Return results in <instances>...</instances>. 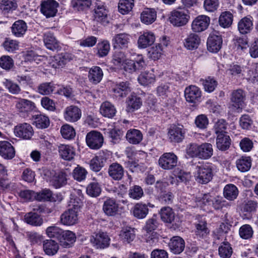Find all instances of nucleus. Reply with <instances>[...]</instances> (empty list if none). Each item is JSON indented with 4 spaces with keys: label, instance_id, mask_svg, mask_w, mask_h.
<instances>
[{
    "label": "nucleus",
    "instance_id": "obj_1",
    "mask_svg": "<svg viewBox=\"0 0 258 258\" xmlns=\"http://www.w3.org/2000/svg\"><path fill=\"white\" fill-rule=\"evenodd\" d=\"M186 153L190 157L207 160L213 154V146L208 143H204L200 145L190 143L186 147Z\"/></svg>",
    "mask_w": 258,
    "mask_h": 258
},
{
    "label": "nucleus",
    "instance_id": "obj_2",
    "mask_svg": "<svg viewBox=\"0 0 258 258\" xmlns=\"http://www.w3.org/2000/svg\"><path fill=\"white\" fill-rule=\"evenodd\" d=\"M71 203L73 204V207L66 210L60 217V223L67 226L76 224L78 221V213L82 204L79 198L71 199Z\"/></svg>",
    "mask_w": 258,
    "mask_h": 258
},
{
    "label": "nucleus",
    "instance_id": "obj_3",
    "mask_svg": "<svg viewBox=\"0 0 258 258\" xmlns=\"http://www.w3.org/2000/svg\"><path fill=\"white\" fill-rule=\"evenodd\" d=\"M214 165L206 163L196 166L195 177L196 181L201 184H207L213 178Z\"/></svg>",
    "mask_w": 258,
    "mask_h": 258
},
{
    "label": "nucleus",
    "instance_id": "obj_4",
    "mask_svg": "<svg viewBox=\"0 0 258 258\" xmlns=\"http://www.w3.org/2000/svg\"><path fill=\"white\" fill-rule=\"evenodd\" d=\"M188 13V11L184 8L179 7L170 13L169 21L175 26H184L186 24L190 18Z\"/></svg>",
    "mask_w": 258,
    "mask_h": 258
},
{
    "label": "nucleus",
    "instance_id": "obj_5",
    "mask_svg": "<svg viewBox=\"0 0 258 258\" xmlns=\"http://www.w3.org/2000/svg\"><path fill=\"white\" fill-rule=\"evenodd\" d=\"M178 158L172 152H167L162 154L158 160L159 166L164 170H171L177 164Z\"/></svg>",
    "mask_w": 258,
    "mask_h": 258
},
{
    "label": "nucleus",
    "instance_id": "obj_6",
    "mask_svg": "<svg viewBox=\"0 0 258 258\" xmlns=\"http://www.w3.org/2000/svg\"><path fill=\"white\" fill-rule=\"evenodd\" d=\"M87 146L91 149H99L103 145L104 138L102 134L96 131H92L87 133L86 137Z\"/></svg>",
    "mask_w": 258,
    "mask_h": 258
},
{
    "label": "nucleus",
    "instance_id": "obj_7",
    "mask_svg": "<svg viewBox=\"0 0 258 258\" xmlns=\"http://www.w3.org/2000/svg\"><path fill=\"white\" fill-rule=\"evenodd\" d=\"M110 239L107 233L99 231L90 237V242L96 248L104 249L109 245Z\"/></svg>",
    "mask_w": 258,
    "mask_h": 258
},
{
    "label": "nucleus",
    "instance_id": "obj_8",
    "mask_svg": "<svg viewBox=\"0 0 258 258\" xmlns=\"http://www.w3.org/2000/svg\"><path fill=\"white\" fill-rule=\"evenodd\" d=\"M245 97V93L242 89H237L232 92L230 98L232 106L237 112L241 111Z\"/></svg>",
    "mask_w": 258,
    "mask_h": 258
},
{
    "label": "nucleus",
    "instance_id": "obj_9",
    "mask_svg": "<svg viewBox=\"0 0 258 258\" xmlns=\"http://www.w3.org/2000/svg\"><path fill=\"white\" fill-rule=\"evenodd\" d=\"M15 135L24 140H29L34 134L32 126L28 123H19L14 128Z\"/></svg>",
    "mask_w": 258,
    "mask_h": 258
},
{
    "label": "nucleus",
    "instance_id": "obj_10",
    "mask_svg": "<svg viewBox=\"0 0 258 258\" xmlns=\"http://www.w3.org/2000/svg\"><path fill=\"white\" fill-rule=\"evenodd\" d=\"M58 3L54 0H46L42 1L41 4V12L46 18L53 17L57 12Z\"/></svg>",
    "mask_w": 258,
    "mask_h": 258
},
{
    "label": "nucleus",
    "instance_id": "obj_11",
    "mask_svg": "<svg viewBox=\"0 0 258 258\" xmlns=\"http://www.w3.org/2000/svg\"><path fill=\"white\" fill-rule=\"evenodd\" d=\"M48 172L50 174V184L55 188H60L67 184V174L64 171H60L56 172L52 170Z\"/></svg>",
    "mask_w": 258,
    "mask_h": 258
},
{
    "label": "nucleus",
    "instance_id": "obj_12",
    "mask_svg": "<svg viewBox=\"0 0 258 258\" xmlns=\"http://www.w3.org/2000/svg\"><path fill=\"white\" fill-rule=\"evenodd\" d=\"M185 130L183 126L172 125L168 129V136L171 142L180 143L184 139Z\"/></svg>",
    "mask_w": 258,
    "mask_h": 258
},
{
    "label": "nucleus",
    "instance_id": "obj_13",
    "mask_svg": "<svg viewBox=\"0 0 258 258\" xmlns=\"http://www.w3.org/2000/svg\"><path fill=\"white\" fill-rule=\"evenodd\" d=\"M94 20L105 25L108 23V11L102 3L96 4L94 9Z\"/></svg>",
    "mask_w": 258,
    "mask_h": 258
},
{
    "label": "nucleus",
    "instance_id": "obj_14",
    "mask_svg": "<svg viewBox=\"0 0 258 258\" xmlns=\"http://www.w3.org/2000/svg\"><path fill=\"white\" fill-rule=\"evenodd\" d=\"M81 110L77 106L71 105L66 107L63 112V117L66 121L75 122L81 117Z\"/></svg>",
    "mask_w": 258,
    "mask_h": 258
},
{
    "label": "nucleus",
    "instance_id": "obj_15",
    "mask_svg": "<svg viewBox=\"0 0 258 258\" xmlns=\"http://www.w3.org/2000/svg\"><path fill=\"white\" fill-rule=\"evenodd\" d=\"M210 22L209 17L200 15L197 17L191 24V29L194 32H201L205 31L208 27Z\"/></svg>",
    "mask_w": 258,
    "mask_h": 258
},
{
    "label": "nucleus",
    "instance_id": "obj_16",
    "mask_svg": "<svg viewBox=\"0 0 258 258\" xmlns=\"http://www.w3.org/2000/svg\"><path fill=\"white\" fill-rule=\"evenodd\" d=\"M112 91L116 97H125L131 91L130 84L127 81L116 83L112 86Z\"/></svg>",
    "mask_w": 258,
    "mask_h": 258
},
{
    "label": "nucleus",
    "instance_id": "obj_17",
    "mask_svg": "<svg viewBox=\"0 0 258 258\" xmlns=\"http://www.w3.org/2000/svg\"><path fill=\"white\" fill-rule=\"evenodd\" d=\"M222 43L223 40L221 35L212 33L208 38V49L212 52H217L221 48Z\"/></svg>",
    "mask_w": 258,
    "mask_h": 258
},
{
    "label": "nucleus",
    "instance_id": "obj_18",
    "mask_svg": "<svg viewBox=\"0 0 258 258\" xmlns=\"http://www.w3.org/2000/svg\"><path fill=\"white\" fill-rule=\"evenodd\" d=\"M168 247L171 252L175 254L181 253L185 248V241L180 236L172 237L168 243Z\"/></svg>",
    "mask_w": 258,
    "mask_h": 258
},
{
    "label": "nucleus",
    "instance_id": "obj_19",
    "mask_svg": "<svg viewBox=\"0 0 258 258\" xmlns=\"http://www.w3.org/2000/svg\"><path fill=\"white\" fill-rule=\"evenodd\" d=\"M73 59L71 53L64 52L54 56L50 62V65L54 68L63 67L67 62Z\"/></svg>",
    "mask_w": 258,
    "mask_h": 258
},
{
    "label": "nucleus",
    "instance_id": "obj_20",
    "mask_svg": "<svg viewBox=\"0 0 258 258\" xmlns=\"http://www.w3.org/2000/svg\"><path fill=\"white\" fill-rule=\"evenodd\" d=\"M184 96L187 102L195 103L200 99L201 91L198 87L190 85L185 89Z\"/></svg>",
    "mask_w": 258,
    "mask_h": 258
},
{
    "label": "nucleus",
    "instance_id": "obj_21",
    "mask_svg": "<svg viewBox=\"0 0 258 258\" xmlns=\"http://www.w3.org/2000/svg\"><path fill=\"white\" fill-rule=\"evenodd\" d=\"M108 173L111 179L119 181L123 178L124 170L121 165L117 162H114L109 166Z\"/></svg>",
    "mask_w": 258,
    "mask_h": 258
},
{
    "label": "nucleus",
    "instance_id": "obj_22",
    "mask_svg": "<svg viewBox=\"0 0 258 258\" xmlns=\"http://www.w3.org/2000/svg\"><path fill=\"white\" fill-rule=\"evenodd\" d=\"M118 204L112 198H108L104 202L103 211L108 216H115L118 213Z\"/></svg>",
    "mask_w": 258,
    "mask_h": 258
},
{
    "label": "nucleus",
    "instance_id": "obj_23",
    "mask_svg": "<svg viewBox=\"0 0 258 258\" xmlns=\"http://www.w3.org/2000/svg\"><path fill=\"white\" fill-rule=\"evenodd\" d=\"M201 43L200 36L194 32L187 34L184 41V47L188 50H194L198 48Z\"/></svg>",
    "mask_w": 258,
    "mask_h": 258
},
{
    "label": "nucleus",
    "instance_id": "obj_24",
    "mask_svg": "<svg viewBox=\"0 0 258 258\" xmlns=\"http://www.w3.org/2000/svg\"><path fill=\"white\" fill-rule=\"evenodd\" d=\"M43 41L46 48L50 50H58L61 48L59 42L56 39L52 33L48 32L44 33Z\"/></svg>",
    "mask_w": 258,
    "mask_h": 258
},
{
    "label": "nucleus",
    "instance_id": "obj_25",
    "mask_svg": "<svg viewBox=\"0 0 258 258\" xmlns=\"http://www.w3.org/2000/svg\"><path fill=\"white\" fill-rule=\"evenodd\" d=\"M0 155L6 159H12L15 157V150L8 141L0 142Z\"/></svg>",
    "mask_w": 258,
    "mask_h": 258
},
{
    "label": "nucleus",
    "instance_id": "obj_26",
    "mask_svg": "<svg viewBox=\"0 0 258 258\" xmlns=\"http://www.w3.org/2000/svg\"><path fill=\"white\" fill-rule=\"evenodd\" d=\"M27 28L26 23L22 20L15 21L11 27L12 33L16 37H23Z\"/></svg>",
    "mask_w": 258,
    "mask_h": 258
},
{
    "label": "nucleus",
    "instance_id": "obj_27",
    "mask_svg": "<svg viewBox=\"0 0 258 258\" xmlns=\"http://www.w3.org/2000/svg\"><path fill=\"white\" fill-rule=\"evenodd\" d=\"M131 37L126 33L115 35L112 39L114 48H126L130 41Z\"/></svg>",
    "mask_w": 258,
    "mask_h": 258
},
{
    "label": "nucleus",
    "instance_id": "obj_28",
    "mask_svg": "<svg viewBox=\"0 0 258 258\" xmlns=\"http://www.w3.org/2000/svg\"><path fill=\"white\" fill-rule=\"evenodd\" d=\"M155 40V37L153 32L148 31H144L138 40L139 47L146 48L153 44Z\"/></svg>",
    "mask_w": 258,
    "mask_h": 258
},
{
    "label": "nucleus",
    "instance_id": "obj_29",
    "mask_svg": "<svg viewBox=\"0 0 258 258\" xmlns=\"http://www.w3.org/2000/svg\"><path fill=\"white\" fill-rule=\"evenodd\" d=\"M58 151L59 156L64 160L71 161L75 156V149L70 145H60Z\"/></svg>",
    "mask_w": 258,
    "mask_h": 258
},
{
    "label": "nucleus",
    "instance_id": "obj_30",
    "mask_svg": "<svg viewBox=\"0 0 258 258\" xmlns=\"http://www.w3.org/2000/svg\"><path fill=\"white\" fill-rule=\"evenodd\" d=\"M35 108V105L32 101L25 99H21L16 102V108L20 113H28Z\"/></svg>",
    "mask_w": 258,
    "mask_h": 258
},
{
    "label": "nucleus",
    "instance_id": "obj_31",
    "mask_svg": "<svg viewBox=\"0 0 258 258\" xmlns=\"http://www.w3.org/2000/svg\"><path fill=\"white\" fill-rule=\"evenodd\" d=\"M103 73L102 69L98 66H93L90 69L88 73V79L93 84L99 83L102 80Z\"/></svg>",
    "mask_w": 258,
    "mask_h": 258
},
{
    "label": "nucleus",
    "instance_id": "obj_32",
    "mask_svg": "<svg viewBox=\"0 0 258 258\" xmlns=\"http://www.w3.org/2000/svg\"><path fill=\"white\" fill-rule=\"evenodd\" d=\"M132 212L133 215L138 219H143L149 212L148 205L142 203H137L133 208Z\"/></svg>",
    "mask_w": 258,
    "mask_h": 258
},
{
    "label": "nucleus",
    "instance_id": "obj_33",
    "mask_svg": "<svg viewBox=\"0 0 258 258\" xmlns=\"http://www.w3.org/2000/svg\"><path fill=\"white\" fill-rule=\"evenodd\" d=\"M100 112L104 117L112 118L115 116L116 110L114 105L111 102L105 101L100 106Z\"/></svg>",
    "mask_w": 258,
    "mask_h": 258
},
{
    "label": "nucleus",
    "instance_id": "obj_34",
    "mask_svg": "<svg viewBox=\"0 0 258 258\" xmlns=\"http://www.w3.org/2000/svg\"><path fill=\"white\" fill-rule=\"evenodd\" d=\"M231 145V139L228 135L220 134L217 136V148L222 151L228 150Z\"/></svg>",
    "mask_w": 258,
    "mask_h": 258
},
{
    "label": "nucleus",
    "instance_id": "obj_35",
    "mask_svg": "<svg viewBox=\"0 0 258 258\" xmlns=\"http://www.w3.org/2000/svg\"><path fill=\"white\" fill-rule=\"evenodd\" d=\"M126 111L132 112L140 108L142 104L141 99L136 95H131L126 101Z\"/></svg>",
    "mask_w": 258,
    "mask_h": 258
},
{
    "label": "nucleus",
    "instance_id": "obj_36",
    "mask_svg": "<svg viewBox=\"0 0 258 258\" xmlns=\"http://www.w3.org/2000/svg\"><path fill=\"white\" fill-rule=\"evenodd\" d=\"M25 221L32 226H39L43 223V219L41 216L35 212H29L24 216Z\"/></svg>",
    "mask_w": 258,
    "mask_h": 258
},
{
    "label": "nucleus",
    "instance_id": "obj_37",
    "mask_svg": "<svg viewBox=\"0 0 258 258\" xmlns=\"http://www.w3.org/2000/svg\"><path fill=\"white\" fill-rule=\"evenodd\" d=\"M43 248L46 254L53 255L57 253L59 249V245L54 240L49 239L43 241Z\"/></svg>",
    "mask_w": 258,
    "mask_h": 258
},
{
    "label": "nucleus",
    "instance_id": "obj_38",
    "mask_svg": "<svg viewBox=\"0 0 258 258\" xmlns=\"http://www.w3.org/2000/svg\"><path fill=\"white\" fill-rule=\"evenodd\" d=\"M156 15V12L154 9L146 8L141 13V20L145 24H152L155 21Z\"/></svg>",
    "mask_w": 258,
    "mask_h": 258
},
{
    "label": "nucleus",
    "instance_id": "obj_39",
    "mask_svg": "<svg viewBox=\"0 0 258 258\" xmlns=\"http://www.w3.org/2000/svg\"><path fill=\"white\" fill-rule=\"evenodd\" d=\"M238 195V190L237 187L233 184H228L225 185L223 190V196L229 201H234Z\"/></svg>",
    "mask_w": 258,
    "mask_h": 258
},
{
    "label": "nucleus",
    "instance_id": "obj_40",
    "mask_svg": "<svg viewBox=\"0 0 258 258\" xmlns=\"http://www.w3.org/2000/svg\"><path fill=\"white\" fill-rule=\"evenodd\" d=\"M126 138L130 143L138 144L142 140L143 135L139 130L136 129L130 130L126 133Z\"/></svg>",
    "mask_w": 258,
    "mask_h": 258
},
{
    "label": "nucleus",
    "instance_id": "obj_41",
    "mask_svg": "<svg viewBox=\"0 0 258 258\" xmlns=\"http://www.w3.org/2000/svg\"><path fill=\"white\" fill-rule=\"evenodd\" d=\"M59 241L63 243V245L64 247H69L76 241V235L72 231L69 230L63 231Z\"/></svg>",
    "mask_w": 258,
    "mask_h": 258
},
{
    "label": "nucleus",
    "instance_id": "obj_42",
    "mask_svg": "<svg viewBox=\"0 0 258 258\" xmlns=\"http://www.w3.org/2000/svg\"><path fill=\"white\" fill-rule=\"evenodd\" d=\"M160 214L162 220L165 223H171L175 218L174 213L169 207H164L161 208Z\"/></svg>",
    "mask_w": 258,
    "mask_h": 258
},
{
    "label": "nucleus",
    "instance_id": "obj_43",
    "mask_svg": "<svg viewBox=\"0 0 258 258\" xmlns=\"http://www.w3.org/2000/svg\"><path fill=\"white\" fill-rule=\"evenodd\" d=\"M252 21L247 17L242 19L238 24V29L241 34H247L251 30L252 28Z\"/></svg>",
    "mask_w": 258,
    "mask_h": 258
},
{
    "label": "nucleus",
    "instance_id": "obj_44",
    "mask_svg": "<svg viewBox=\"0 0 258 258\" xmlns=\"http://www.w3.org/2000/svg\"><path fill=\"white\" fill-rule=\"evenodd\" d=\"M147 157L145 152L143 151H139L135 154V160L133 161H129L128 162V166L130 169L133 170V168H136L141 165L144 163V161Z\"/></svg>",
    "mask_w": 258,
    "mask_h": 258
},
{
    "label": "nucleus",
    "instance_id": "obj_45",
    "mask_svg": "<svg viewBox=\"0 0 258 258\" xmlns=\"http://www.w3.org/2000/svg\"><path fill=\"white\" fill-rule=\"evenodd\" d=\"M33 117L34 119V124L37 128H45L49 125V119L46 115L38 114L34 115Z\"/></svg>",
    "mask_w": 258,
    "mask_h": 258
},
{
    "label": "nucleus",
    "instance_id": "obj_46",
    "mask_svg": "<svg viewBox=\"0 0 258 258\" xmlns=\"http://www.w3.org/2000/svg\"><path fill=\"white\" fill-rule=\"evenodd\" d=\"M251 166V161L249 157H241L236 161L237 169L243 172L249 170Z\"/></svg>",
    "mask_w": 258,
    "mask_h": 258
},
{
    "label": "nucleus",
    "instance_id": "obj_47",
    "mask_svg": "<svg viewBox=\"0 0 258 258\" xmlns=\"http://www.w3.org/2000/svg\"><path fill=\"white\" fill-rule=\"evenodd\" d=\"M134 6V0H119L118 8V11L122 14H128Z\"/></svg>",
    "mask_w": 258,
    "mask_h": 258
},
{
    "label": "nucleus",
    "instance_id": "obj_48",
    "mask_svg": "<svg viewBox=\"0 0 258 258\" xmlns=\"http://www.w3.org/2000/svg\"><path fill=\"white\" fill-rule=\"evenodd\" d=\"M233 15L229 12H224L221 13L219 18V25L223 28H228L232 24Z\"/></svg>",
    "mask_w": 258,
    "mask_h": 258
},
{
    "label": "nucleus",
    "instance_id": "obj_49",
    "mask_svg": "<svg viewBox=\"0 0 258 258\" xmlns=\"http://www.w3.org/2000/svg\"><path fill=\"white\" fill-rule=\"evenodd\" d=\"M219 254L222 258H230L233 253L231 244L228 242L221 243L218 249Z\"/></svg>",
    "mask_w": 258,
    "mask_h": 258
},
{
    "label": "nucleus",
    "instance_id": "obj_50",
    "mask_svg": "<svg viewBox=\"0 0 258 258\" xmlns=\"http://www.w3.org/2000/svg\"><path fill=\"white\" fill-rule=\"evenodd\" d=\"M96 54L99 57L106 56L110 50V44L107 40H103L97 44Z\"/></svg>",
    "mask_w": 258,
    "mask_h": 258
},
{
    "label": "nucleus",
    "instance_id": "obj_51",
    "mask_svg": "<svg viewBox=\"0 0 258 258\" xmlns=\"http://www.w3.org/2000/svg\"><path fill=\"white\" fill-rule=\"evenodd\" d=\"M101 192V188L98 183L92 182L90 183L87 186V194L92 197L99 196Z\"/></svg>",
    "mask_w": 258,
    "mask_h": 258
},
{
    "label": "nucleus",
    "instance_id": "obj_52",
    "mask_svg": "<svg viewBox=\"0 0 258 258\" xmlns=\"http://www.w3.org/2000/svg\"><path fill=\"white\" fill-rule=\"evenodd\" d=\"M62 233L63 230L55 226H49L46 230V233L49 237L56 238L59 241Z\"/></svg>",
    "mask_w": 258,
    "mask_h": 258
},
{
    "label": "nucleus",
    "instance_id": "obj_53",
    "mask_svg": "<svg viewBox=\"0 0 258 258\" xmlns=\"http://www.w3.org/2000/svg\"><path fill=\"white\" fill-rule=\"evenodd\" d=\"M200 82L204 86L205 90L208 92H213L217 86V82L210 77L206 79H201Z\"/></svg>",
    "mask_w": 258,
    "mask_h": 258
},
{
    "label": "nucleus",
    "instance_id": "obj_54",
    "mask_svg": "<svg viewBox=\"0 0 258 258\" xmlns=\"http://www.w3.org/2000/svg\"><path fill=\"white\" fill-rule=\"evenodd\" d=\"M60 132L63 138L66 139H72L76 136L75 129L68 124H64L61 126Z\"/></svg>",
    "mask_w": 258,
    "mask_h": 258
},
{
    "label": "nucleus",
    "instance_id": "obj_55",
    "mask_svg": "<svg viewBox=\"0 0 258 258\" xmlns=\"http://www.w3.org/2000/svg\"><path fill=\"white\" fill-rule=\"evenodd\" d=\"M257 205L256 202L249 200L243 205L241 211L245 216H250L251 213L256 211Z\"/></svg>",
    "mask_w": 258,
    "mask_h": 258
},
{
    "label": "nucleus",
    "instance_id": "obj_56",
    "mask_svg": "<svg viewBox=\"0 0 258 258\" xmlns=\"http://www.w3.org/2000/svg\"><path fill=\"white\" fill-rule=\"evenodd\" d=\"M10 183L7 170L4 165L0 164V187L7 188L10 186Z\"/></svg>",
    "mask_w": 258,
    "mask_h": 258
},
{
    "label": "nucleus",
    "instance_id": "obj_57",
    "mask_svg": "<svg viewBox=\"0 0 258 258\" xmlns=\"http://www.w3.org/2000/svg\"><path fill=\"white\" fill-rule=\"evenodd\" d=\"M211 205L216 210H221L223 208H228L230 204L221 197L217 196L213 198Z\"/></svg>",
    "mask_w": 258,
    "mask_h": 258
},
{
    "label": "nucleus",
    "instance_id": "obj_58",
    "mask_svg": "<svg viewBox=\"0 0 258 258\" xmlns=\"http://www.w3.org/2000/svg\"><path fill=\"white\" fill-rule=\"evenodd\" d=\"M227 127V123L226 120L223 119H220L215 123L214 129L217 136L220 134L227 135L226 132Z\"/></svg>",
    "mask_w": 258,
    "mask_h": 258
},
{
    "label": "nucleus",
    "instance_id": "obj_59",
    "mask_svg": "<svg viewBox=\"0 0 258 258\" xmlns=\"http://www.w3.org/2000/svg\"><path fill=\"white\" fill-rule=\"evenodd\" d=\"M138 81L141 85L147 86L154 82V75L152 73L144 72L139 76Z\"/></svg>",
    "mask_w": 258,
    "mask_h": 258
},
{
    "label": "nucleus",
    "instance_id": "obj_60",
    "mask_svg": "<svg viewBox=\"0 0 258 258\" xmlns=\"http://www.w3.org/2000/svg\"><path fill=\"white\" fill-rule=\"evenodd\" d=\"M207 223L206 221H201L196 225V234L200 237H205L209 233V230L207 227Z\"/></svg>",
    "mask_w": 258,
    "mask_h": 258
},
{
    "label": "nucleus",
    "instance_id": "obj_61",
    "mask_svg": "<svg viewBox=\"0 0 258 258\" xmlns=\"http://www.w3.org/2000/svg\"><path fill=\"white\" fill-rule=\"evenodd\" d=\"M36 200L38 201H52L53 199L52 192L49 189H43L39 192H36Z\"/></svg>",
    "mask_w": 258,
    "mask_h": 258
},
{
    "label": "nucleus",
    "instance_id": "obj_62",
    "mask_svg": "<svg viewBox=\"0 0 258 258\" xmlns=\"http://www.w3.org/2000/svg\"><path fill=\"white\" fill-rule=\"evenodd\" d=\"M144 195L142 188L139 185L131 186L128 190L129 197L134 200H139Z\"/></svg>",
    "mask_w": 258,
    "mask_h": 258
},
{
    "label": "nucleus",
    "instance_id": "obj_63",
    "mask_svg": "<svg viewBox=\"0 0 258 258\" xmlns=\"http://www.w3.org/2000/svg\"><path fill=\"white\" fill-rule=\"evenodd\" d=\"M72 6L77 11H83L90 7L91 4V0H73Z\"/></svg>",
    "mask_w": 258,
    "mask_h": 258
},
{
    "label": "nucleus",
    "instance_id": "obj_64",
    "mask_svg": "<svg viewBox=\"0 0 258 258\" xmlns=\"http://www.w3.org/2000/svg\"><path fill=\"white\" fill-rule=\"evenodd\" d=\"M54 87L51 83H43L38 87V92L41 95H48L53 92Z\"/></svg>",
    "mask_w": 258,
    "mask_h": 258
}]
</instances>
